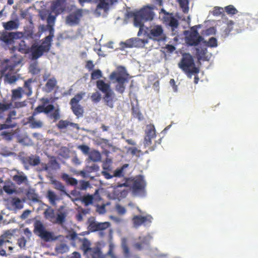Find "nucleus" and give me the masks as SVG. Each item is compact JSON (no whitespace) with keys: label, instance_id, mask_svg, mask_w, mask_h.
<instances>
[{"label":"nucleus","instance_id":"12","mask_svg":"<svg viewBox=\"0 0 258 258\" xmlns=\"http://www.w3.org/2000/svg\"><path fill=\"white\" fill-rule=\"evenodd\" d=\"M204 38L196 29L191 30L189 35L186 37V42L189 46H197Z\"/></svg>","mask_w":258,"mask_h":258},{"label":"nucleus","instance_id":"40","mask_svg":"<svg viewBox=\"0 0 258 258\" xmlns=\"http://www.w3.org/2000/svg\"><path fill=\"white\" fill-rule=\"evenodd\" d=\"M89 158L93 162L99 161L101 159V154L98 151H92L89 154Z\"/></svg>","mask_w":258,"mask_h":258},{"label":"nucleus","instance_id":"58","mask_svg":"<svg viewBox=\"0 0 258 258\" xmlns=\"http://www.w3.org/2000/svg\"><path fill=\"white\" fill-rule=\"evenodd\" d=\"M115 209L117 213L119 215H124L126 213L125 208L119 204L116 205Z\"/></svg>","mask_w":258,"mask_h":258},{"label":"nucleus","instance_id":"24","mask_svg":"<svg viewBox=\"0 0 258 258\" xmlns=\"http://www.w3.org/2000/svg\"><path fill=\"white\" fill-rule=\"evenodd\" d=\"M13 180L18 185H21L28 182L27 177L23 172H18V174L14 175Z\"/></svg>","mask_w":258,"mask_h":258},{"label":"nucleus","instance_id":"43","mask_svg":"<svg viewBox=\"0 0 258 258\" xmlns=\"http://www.w3.org/2000/svg\"><path fill=\"white\" fill-rule=\"evenodd\" d=\"M44 216L46 219L51 220L54 218V211L50 207L46 209L44 212Z\"/></svg>","mask_w":258,"mask_h":258},{"label":"nucleus","instance_id":"39","mask_svg":"<svg viewBox=\"0 0 258 258\" xmlns=\"http://www.w3.org/2000/svg\"><path fill=\"white\" fill-rule=\"evenodd\" d=\"M99 3L97 6V9H106L108 8V6L110 4H113L114 0H98Z\"/></svg>","mask_w":258,"mask_h":258},{"label":"nucleus","instance_id":"4","mask_svg":"<svg viewBox=\"0 0 258 258\" xmlns=\"http://www.w3.org/2000/svg\"><path fill=\"white\" fill-rule=\"evenodd\" d=\"M22 60V56H18L17 54H14L10 59H5L0 71L1 76L16 74L19 71L17 67L21 63Z\"/></svg>","mask_w":258,"mask_h":258},{"label":"nucleus","instance_id":"2","mask_svg":"<svg viewBox=\"0 0 258 258\" xmlns=\"http://www.w3.org/2000/svg\"><path fill=\"white\" fill-rule=\"evenodd\" d=\"M128 76L124 67L122 66L118 67L117 70L112 72L109 76V79L113 83H117L115 86L116 91L121 94L125 91V83L128 82Z\"/></svg>","mask_w":258,"mask_h":258},{"label":"nucleus","instance_id":"21","mask_svg":"<svg viewBox=\"0 0 258 258\" xmlns=\"http://www.w3.org/2000/svg\"><path fill=\"white\" fill-rule=\"evenodd\" d=\"M3 26L5 30L11 31L17 29L20 25L19 21L18 19L14 20H11L2 23Z\"/></svg>","mask_w":258,"mask_h":258},{"label":"nucleus","instance_id":"64","mask_svg":"<svg viewBox=\"0 0 258 258\" xmlns=\"http://www.w3.org/2000/svg\"><path fill=\"white\" fill-rule=\"evenodd\" d=\"M69 237L72 240H78L79 241L81 240V239L78 236L77 234L74 231L71 232L69 234Z\"/></svg>","mask_w":258,"mask_h":258},{"label":"nucleus","instance_id":"52","mask_svg":"<svg viewBox=\"0 0 258 258\" xmlns=\"http://www.w3.org/2000/svg\"><path fill=\"white\" fill-rule=\"evenodd\" d=\"M66 216V214L64 212L58 213L56 218V223L60 224H62L65 221Z\"/></svg>","mask_w":258,"mask_h":258},{"label":"nucleus","instance_id":"51","mask_svg":"<svg viewBox=\"0 0 258 258\" xmlns=\"http://www.w3.org/2000/svg\"><path fill=\"white\" fill-rule=\"evenodd\" d=\"M205 43L207 46L210 47H216L218 46L217 40L215 37H211L208 41H205Z\"/></svg>","mask_w":258,"mask_h":258},{"label":"nucleus","instance_id":"19","mask_svg":"<svg viewBox=\"0 0 258 258\" xmlns=\"http://www.w3.org/2000/svg\"><path fill=\"white\" fill-rule=\"evenodd\" d=\"M57 84V82L55 78L52 77L48 79L43 88V91L47 93H50L55 89L58 88Z\"/></svg>","mask_w":258,"mask_h":258},{"label":"nucleus","instance_id":"20","mask_svg":"<svg viewBox=\"0 0 258 258\" xmlns=\"http://www.w3.org/2000/svg\"><path fill=\"white\" fill-rule=\"evenodd\" d=\"M139 239L140 240V241L136 242L134 245V247L138 250H141L146 246L149 245L151 237L149 236L139 237Z\"/></svg>","mask_w":258,"mask_h":258},{"label":"nucleus","instance_id":"48","mask_svg":"<svg viewBox=\"0 0 258 258\" xmlns=\"http://www.w3.org/2000/svg\"><path fill=\"white\" fill-rule=\"evenodd\" d=\"M90 99L93 103H98L101 99V95L99 92L96 91L92 94Z\"/></svg>","mask_w":258,"mask_h":258},{"label":"nucleus","instance_id":"13","mask_svg":"<svg viewBox=\"0 0 258 258\" xmlns=\"http://www.w3.org/2000/svg\"><path fill=\"white\" fill-rule=\"evenodd\" d=\"M156 137V130L153 124H148L145 131V136L144 144L145 146L148 147L152 144V140Z\"/></svg>","mask_w":258,"mask_h":258},{"label":"nucleus","instance_id":"15","mask_svg":"<svg viewBox=\"0 0 258 258\" xmlns=\"http://www.w3.org/2000/svg\"><path fill=\"white\" fill-rule=\"evenodd\" d=\"M66 0H55L52 2L50 9L56 15L62 13L64 10Z\"/></svg>","mask_w":258,"mask_h":258},{"label":"nucleus","instance_id":"25","mask_svg":"<svg viewBox=\"0 0 258 258\" xmlns=\"http://www.w3.org/2000/svg\"><path fill=\"white\" fill-rule=\"evenodd\" d=\"M35 116L31 115L27 118V122L31 128H39L42 127L43 122L40 120H35Z\"/></svg>","mask_w":258,"mask_h":258},{"label":"nucleus","instance_id":"27","mask_svg":"<svg viewBox=\"0 0 258 258\" xmlns=\"http://www.w3.org/2000/svg\"><path fill=\"white\" fill-rule=\"evenodd\" d=\"M69 125L74 128H79V125L77 123L71 122L66 120H60L56 125L57 127L60 130L66 128Z\"/></svg>","mask_w":258,"mask_h":258},{"label":"nucleus","instance_id":"22","mask_svg":"<svg viewBox=\"0 0 258 258\" xmlns=\"http://www.w3.org/2000/svg\"><path fill=\"white\" fill-rule=\"evenodd\" d=\"M163 33L162 27L160 25H157L151 28L148 34L150 38L160 37Z\"/></svg>","mask_w":258,"mask_h":258},{"label":"nucleus","instance_id":"47","mask_svg":"<svg viewBox=\"0 0 258 258\" xmlns=\"http://www.w3.org/2000/svg\"><path fill=\"white\" fill-rule=\"evenodd\" d=\"M29 72L33 75H37L40 72V69L38 68L37 62H34L30 64L29 67Z\"/></svg>","mask_w":258,"mask_h":258},{"label":"nucleus","instance_id":"53","mask_svg":"<svg viewBox=\"0 0 258 258\" xmlns=\"http://www.w3.org/2000/svg\"><path fill=\"white\" fill-rule=\"evenodd\" d=\"M225 10L228 14L234 15L237 13V10L232 5H229L225 7Z\"/></svg>","mask_w":258,"mask_h":258},{"label":"nucleus","instance_id":"26","mask_svg":"<svg viewBox=\"0 0 258 258\" xmlns=\"http://www.w3.org/2000/svg\"><path fill=\"white\" fill-rule=\"evenodd\" d=\"M96 86L97 88L104 94L111 90L110 89V84L105 83L104 81L102 80H99L96 82Z\"/></svg>","mask_w":258,"mask_h":258},{"label":"nucleus","instance_id":"3","mask_svg":"<svg viewBox=\"0 0 258 258\" xmlns=\"http://www.w3.org/2000/svg\"><path fill=\"white\" fill-rule=\"evenodd\" d=\"M178 66L190 78L192 75L198 74L200 72L199 69L196 66L192 55L188 53H184L182 55Z\"/></svg>","mask_w":258,"mask_h":258},{"label":"nucleus","instance_id":"50","mask_svg":"<svg viewBox=\"0 0 258 258\" xmlns=\"http://www.w3.org/2000/svg\"><path fill=\"white\" fill-rule=\"evenodd\" d=\"M121 247L123 250L124 255L125 257V258H129L131 256L130 249L128 247L125 240H124L122 242Z\"/></svg>","mask_w":258,"mask_h":258},{"label":"nucleus","instance_id":"63","mask_svg":"<svg viewBox=\"0 0 258 258\" xmlns=\"http://www.w3.org/2000/svg\"><path fill=\"white\" fill-rule=\"evenodd\" d=\"M91 196L93 197V202H99L101 200L98 189H96L94 194Z\"/></svg>","mask_w":258,"mask_h":258},{"label":"nucleus","instance_id":"54","mask_svg":"<svg viewBox=\"0 0 258 258\" xmlns=\"http://www.w3.org/2000/svg\"><path fill=\"white\" fill-rule=\"evenodd\" d=\"M99 166L96 164H93L91 166L86 167V171L89 173L93 172H97L99 171Z\"/></svg>","mask_w":258,"mask_h":258},{"label":"nucleus","instance_id":"60","mask_svg":"<svg viewBox=\"0 0 258 258\" xmlns=\"http://www.w3.org/2000/svg\"><path fill=\"white\" fill-rule=\"evenodd\" d=\"M26 242L27 240L24 237H21L18 240V245L21 248H24L25 247Z\"/></svg>","mask_w":258,"mask_h":258},{"label":"nucleus","instance_id":"30","mask_svg":"<svg viewBox=\"0 0 258 258\" xmlns=\"http://www.w3.org/2000/svg\"><path fill=\"white\" fill-rule=\"evenodd\" d=\"M61 178L68 184L76 186L78 184V181L76 178L70 176V175L67 173H63L61 175Z\"/></svg>","mask_w":258,"mask_h":258},{"label":"nucleus","instance_id":"44","mask_svg":"<svg viewBox=\"0 0 258 258\" xmlns=\"http://www.w3.org/2000/svg\"><path fill=\"white\" fill-rule=\"evenodd\" d=\"M4 76L5 80L11 84L16 82L19 78V76L16 75V74H9L8 75V76L7 75H5Z\"/></svg>","mask_w":258,"mask_h":258},{"label":"nucleus","instance_id":"23","mask_svg":"<svg viewBox=\"0 0 258 258\" xmlns=\"http://www.w3.org/2000/svg\"><path fill=\"white\" fill-rule=\"evenodd\" d=\"M0 41L4 42L5 44L7 45L12 44L14 43V41H13L10 32L7 31L0 33Z\"/></svg>","mask_w":258,"mask_h":258},{"label":"nucleus","instance_id":"11","mask_svg":"<svg viewBox=\"0 0 258 258\" xmlns=\"http://www.w3.org/2000/svg\"><path fill=\"white\" fill-rule=\"evenodd\" d=\"M153 219L152 216L149 214L145 216L136 215L133 217L132 222L134 227L138 228L142 225L145 226H150Z\"/></svg>","mask_w":258,"mask_h":258},{"label":"nucleus","instance_id":"6","mask_svg":"<svg viewBox=\"0 0 258 258\" xmlns=\"http://www.w3.org/2000/svg\"><path fill=\"white\" fill-rule=\"evenodd\" d=\"M34 233L45 241L53 240L52 234L45 230V227L40 221H36L34 224Z\"/></svg>","mask_w":258,"mask_h":258},{"label":"nucleus","instance_id":"37","mask_svg":"<svg viewBox=\"0 0 258 258\" xmlns=\"http://www.w3.org/2000/svg\"><path fill=\"white\" fill-rule=\"evenodd\" d=\"M46 197L52 205H55L56 201L58 200L55 192L51 190L47 191Z\"/></svg>","mask_w":258,"mask_h":258},{"label":"nucleus","instance_id":"34","mask_svg":"<svg viewBox=\"0 0 258 258\" xmlns=\"http://www.w3.org/2000/svg\"><path fill=\"white\" fill-rule=\"evenodd\" d=\"M12 102L4 104L0 103V118H3L5 116V112L11 108Z\"/></svg>","mask_w":258,"mask_h":258},{"label":"nucleus","instance_id":"36","mask_svg":"<svg viewBox=\"0 0 258 258\" xmlns=\"http://www.w3.org/2000/svg\"><path fill=\"white\" fill-rule=\"evenodd\" d=\"M145 21L143 18L141 17L138 12L134 15V25L137 27H144V22Z\"/></svg>","mask_w":258,"mask_h":258},{"label":"nucleus","instance_id":"57","mask_svg":"<svg viewBox=\"0 0 258 258\" xmlns=\"http://www.w3.org/2000/svg\"><path fill=\"white\" fill-rule=\"evenodd\" d=\"M111 162L112 161L111 159L107 158L105 160V162H103V163L102 167L103 170H110Z\"/></svg>","mask_w":258,"mask_h":258},{"label":"nucleus","instance_id":"18","mask_svg":"<svg viewBox=\"0 0 258 258\" xmlns=\"http://www.w3.org/2000/svg\"><path fill=\"white\" fill-rule=\"evenodd\" d=\"M138 12L145 21H151L154 18V12L149 7L144 8Z\"/></svg>","mask_w":258,"mask_h":258},{"label":"nucleus","instance_id":"46","mask_svg":"<svg viewBox=\"0 0 258 258\" xmlns=\"http://www.w3.org/2000/svg\"><path fill=\"white\" fill-rule=\"evenodd\" d=\"M180 8L184 13H187L188 11V0H177Z\"/></svg>","mask_w":258,"mask_h":258},{"label":"nucleus","instance_id":"62","mask_svg":"<svg viewBox=\"0 0 258 258\" xmlns=\"http://www.w3.org/2000/svg\"><path fill=\"white\" fill-rule=\"evenodd\" d=\"M16 126V124H9L8 123L0 124V130L13 128Z\"/></svg>","mask_w":258,"mask_h":258},{"label":"nucleus","instance_id":"7","mask_svg":"<svg viewBox=\"0 0 258 258\" xmlns=\"http://www.w3.org/2000/svg\"><path fill=\"white\" fill-rule=\"evenodd\" d=\"M83 16V10L77 9L70 13L66 18V24L70 26H74L80 24Z\"/></svg>","mask_w":258,"mask_h":258},{"label":"nucleus","instance_id":"31","mask_svg":"<svg viewBox=\"0 0 258 258\" xmlns=\"http://www.w3.org/2000/svg\"><path fill=\"white\" fill-rule=\"evenodd\" d=\"M71 108L74 114L78 117L82 116L84 113L83 107L80 104L71 105Z\"/></svg>","mask_w":258,"mask_h":258},{"label":"nucleus","instance_id":"41","mask_svg":"<svg viewBox=\"0 0 258 258\" xmlns=\"http://www.w3.org/2000/svg\"><path fill=\"white\" fill-rule=\"evenodd\" d=\"M82 202L87 207L93 203V197L91 195L84 196L81 199Z\"/></svg>","mask_w":258,"mask_h":258},{"label":"nucleus","instance_id":"8","mask_svg":"<svg viewBox=\"0 0 258 258\" xmlns=\"http://www.w3.org/2000/svg\"><path fill=\"white\" fill-rule=\"evenodd\" d=\"M163 14L162 20L163 23L171 27L173 32L179 26L178 21L174 17L173 13H169L166 11L164 9H162L160 14Z\"/></svg>","mask_w":258,"mask_h":258},{"label":"nucleus","instance_id":"16","mask_svg":"<svg viewBox=\"0 0 258 258\" xmlns=\"http://www.w3.org/2000/svg\"><path fill=\"white\" fill-rule=\"evenodd\" d=\"M85 256L86 258H105V255L102 253L101 248L98 246L92 247Z\"/></svg>","mask_w":258,"mask_h":258},{"label":"nucleus","instance_id":"59","mask_svg":"<svg viewBox=\"0 0 258 258\" xmlns=\"http://www.w3.org/2000/svg\"><path fill=\"white\" fill-rule=\"evenodd\" d=\"M44 105L38 106L34 110L31 115L36 116L37 114L44 112Z\"/></svg>","mask_w":258,"mask_h":258},{"label":"nucleus","instance_id":"14","mask_svg":"<svg viewBox=\"0 0 258 258\" xmlns=\"http://www.w3.org/2000/svg\"><path fill=\"white\" fill-rule=\"evenodd\" d=\"M147 39H142L138 37L132 38L126 40L123 44L125 47H142L148 43Z\"/></svg>","mask_w":258,"mask_h":258},{"label":"nucleus","instance_id":"29","mask_svg":"<svg viewBox=\"0 0 258 258\" xmlns=\"http://www.w3.org/2000/svg\"><path fill=\"white\" fill-rule=\"evenodd\" d=\"M80 241L82 242V245L81 246V249L83 251L84 255H85L86 253L92 248L91 247V242L86 238H84L83 239H81V240Z\"/></svg>","mask_w":258,"mask_h":258},{"label":"nucleus","instance_id":"42","mask_svg":"<svg viewBox=\"0 0 258 258\" xmlns=\"http://www.w3.org/2000/svg\"><path fill=\"white\" fill-rule=\"evenodd\" d=\"M18 50L20 52L24 54H27L29 52V49L28 47L26 44L25 42L23 40L21 41V42L19 43Z\"/></svg>","mask_w":258,"mask_h":258},{"label":"nucleus","instance_id":"9","mask_svg":"<svg viewBox=\"0 0 258 258\" xmlns=\"http://www.w3.org/2000/svg\"><path fill=\"white\" fill-rule=\"evenodd\" d=\"M110 223L109 222H98L94 221L90 224L89 227L92 232L98 231L99 236L103 237L106 234L105 231L110 228Z\"/></svg>","mask_w":258,"mask_h":258},{"label":"nucleus","instance_id":"33","mask_svg":"<svg viewBox=\"0 0 258 258\" xmlns=\"http://www.w3.org/2000/svg\"><path fill=\"white\" fill-rule=\"evenodd\" d=\"M22 92L23 90L21 87H18L16 89L13 90L12 91V101H14L16 100L21 99L22 97Z\"/></svg>","mask_w":258,"mask_h":258},{"label":"nucleus","instance_id":"17","mask_svg":"<svg viewBox=\"0 0 258 258\" xmlns=\"http://www.w3.org/2000/svg\"><path fill=\"white\" fill-rule=\"evenodd\" d=\"M103 98L105 104L107 106L111 108H112L114 107V102L115 101V95L112 90H110L105 93Z\"/></svg>","mask_w":258,"mask_h":258},{"label":"nucleus","instance_id":"49","mask_svg":"<svg viewBox=\"0 0 258 258\" xmlns=\"http://www.w3.org/2000/svg\"><path fill=\"white\" fill-rule=\"evenodd\" d=\"M128 166V164H124L121 168L116 169L113 174L114 177H122L124 176L123 170Z\"/></svg>","mask_w":258,"mask_h":258},{"label":"nucleus","instance_id":"1","mask_svg":"<svg viewBox=\"0 0 258 258\" xmlns=\"http://www.w3.org/2000/svg\"><path fill=\"white\" fill-rule=\"evenodd\" d=\"M146 182L144 176L139 175L133 179L126 178L124 183L118 184V187L131 186L133 194L135 196H144L146 194Z\"/></svg>","mask_w":258,"mask_h":258},{"label":"nucleus","instance_id":"28","mask_svg":"<svg viewBox=\"0 0 258 258\" xmlns=\"http://www.w3.org/2000/svg\"><path fill=\"white\" fill-rule=\"evenodd\" d=\"M40 162V158L38 156L31 155L26 158L24 163L28 164L31 166H35L39 164Z\"/></svg>","mask_w":258,"mask_h":258},{"label":"nucleus","instance_id":"55","mask_svg":"<svg viewBox=\"0 0 258 258\" xmlns=\"http://www.w3.org/2000/svg\"><path fill=\"white\" fill-rule=\"evenodd\" d=\"M102 77V72L100 70L94 71L91 74V79L96 80Z\"/></svg>","mask_w":258,"mask_h":258},{"label":"nucleus","instance_id":"35","mask_svg":"<svg viewBox=\"0 0 258 258\" xmlns=\"http://www.w3.org/2000/svg\"><path fill=\"white\" fill-rule=\"evenodd\" d=\"M85 95V93L83 92H81L75 95V96L73 98H72L70 100V105H73L74 104H79V102L82 100Z\"/></svg>","mask_w":258,"mask_h":258},{"label":"nucleus","instance_id":"61","mask_svg":"<svg viewBox=\"0 0 258 258\" xmlns=\"http://www.w3.org/2000/svg\"><path fill=\"white\" fill-rule=\"evenodd\" d=\"M78 148L85 154H88L90 150V148L85 145H80Z\"/></svg>","mask_w":258,"mask_h":258},{"label":"nucleus","instance_id":"38","mask_svg":"<svg viewBox=\"0 0 258 258\" xmlns=\"http://www.w3.org/2000/svg\"><path fill=\"white\" fill-rule=\"evenodd\" d=\"M197 56L198 60H205L206 54L207 52V48H196Z\"/></svg>","mask_w":258,"mask_h":258},{"label":"nucleus","instance_id":"10","mask_svg":"<svg viewBox=\"0 0 258 258\" xmlns=\"http://www.w3.org/2000/svg\"><path fill=\"white\" fill-rule=\"evenodd\" d=\"M15 232V230H8L0 235V255L6 257L8 256L6 250L2 246L7 243H12L10 239L13 237Z\"/></svg>","mask_w":258,"mask_h":258},{"label":"nucleus","instance_id":"45","mask_svg":"<svg viewBox=\"0 0 258 258\" xmlns=\"http://www.w3.org/2000/svg\"><path fill=\"white\" fill-rule=\"evenodd\" d=\"M12 205L16 209H21L23 207V205L21 200L18 198H13L12 201Z\"/></svg>","mask_w":258,"mask_h":258},{"label":"nucleus","instance_id":"32","mask_svg":"<svg viewBox=\"0 0 258 258\" xmlns=\"http://www.w3.org/2000/svg\"><path fill=\"white\" fill-rule=\"evenodd\" d=\"M52 184L54 185L55 189L60 191L63 195L69 196L66 191L64 185L61 182L55 180L52 181Z\"/></svg>","mask_w":258,"mask_h":258},{"label":"nucleus","instance_id":"5","mask_svg":"<svg viewBox=\"0 0 258 258\" xmlns=\"http://www.w3.org/2000/svg\"><path fill=\"white\" fill-rule=\"evenodd\" d=\"M53 35H49L45 38V40L40 45L33 44L30 49L31 57L32 59H37L41 57L44 52H48L50 48L51 41Z\"/></svg>","mask_w":258,"mask_h":258},{"label":"nucleus","instance_id":"56","mask_svg":"<svg viewBox=\"0 0 258 258\" xmlns=\"http://www.w3.org/2000/svg\"><path fill=\"white\" fill-rule=\"evenodd\" d=\"M10 34L12 35L13 41H14V39H20L22 38L24 36L23 33L21 32H10Z\"/></svg>","mask_w":258,"mask_h":258}]
</instances>
